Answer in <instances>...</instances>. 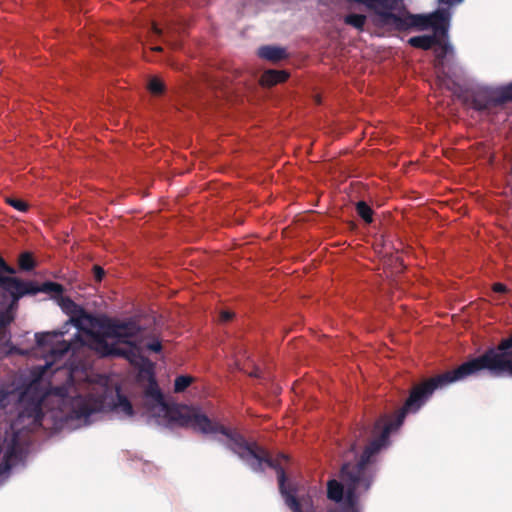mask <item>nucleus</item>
<instances>
[{"label": "nucleus", "mask_w": 512, "mask_h": 512, "mask_svg": "<svg viewBox=\"0 0 512 512\" xmlns=\"http://www.w3.org/2000/svg\"><path fill=\"white\" fill-rule=\"evenodd\" d=\"M488 370L492 375L507 373L512 377V334L502 339L496 347L488 348L483 354L462 363L453 370L434 376L444 387Z\"/></svg>", "instance_id": "obj_6"}, {"label": "nucleus", "mask_w": 512, "mask_h": 512, "mask_svg": "<svg viewBox=\"0 0 512 512\" xmlns=\"http://www.w3.org/2000/svg\"><path fill=\"white\" fill-rule=\"evenodd\" d=\"M357 446H358V444H357L356 442H355V443H353V444L351 445V450H352V451H355V450H356V448H357Z\"/></svg>", "instance_id": "obj_34"}, {"label": "nucleus", "mask_w": 512, "mask_h": 512, "mask_svg": "<svg viewBox=\"0 0 512 512\" xmlns=\"http://www.w3.org/2000/svg\"><path fill=\"white\" fill-rule=\"evenodd\" d=\"M366 17L362 14H349L345 17V23L353 26L355 29L362 30Z\"/></svg>", "instance_id": "obj_22"}, {"label": "nucleus", "mask_w": 512, "mask_h": 512, "mask_svg": "<svg viewBox=\"0 0 512 512\" xmlns=\"http://www.w3.org/2000/svg\"><path fill=\"white\" fill-rule=\"evenodd\" d=\"M193 378L188 375L177 376L174 381V391L179 393L183 392L192 383Z\"/></svg>", "instance_id": "obj_23"}, {"label": "nucleus", "mask_w": 512, "mask_h": 512, "mask_svg": "<svg viewBox=\"0 0 512 512\" xmlns=\"http://www.w3.org/2000/svg\"><path fill=\"white\" fill-rule=\"evenodd\" d=\"M147 349L155 353H159L162 350V345L159 341H153L146 345Z\"/></svg>", "instance_id": "obj_30"}, {"label": "nucleus", "mask_w": 512, "mask_h": 512, "mask_svg": "<svg viewBox=\"0 0 512 512\" xmlns=\"http://www.w3.org/2000/svg\"><path fill=\"white\" fill-rule=\"evenodd\" d=\"M93 273H94V278L97 282H100L102 281L104 275H105V271L102 267L98 266V265H95L93 267Z\"/></svg>", "instance_id": "obj_29"}, {"label": "nucleus", "mask_w": 512, "mask_h": 512, "mask_svg": "<svg viewBox=\"0 0 512 512\" xmlns=\"http://www.w3.org/2000/svg\"><path fill=\"white\" fill-rule=\"evenodd\" d=\"M19 450L17 447V439L16 437H13L12 443L7 448L5 454L3 463L1 464L0 472H6L11 469L13 466V461L18 458Z\"/></svg>", "instance_id": "obj_15"}, {"label": "nucleus", "mask_w": 512, "mask_h": 512, "mask_svg": "<svg viewBox=\"0 0 512 512\" xmlns=\"http://www.w3.org/2000/svg\"><path fill=\"white\" fill-rule=\"evenodd\" d=\"M356 211H357L358 215L366 223H371L373 221V210L365 201H359L356 204Z\"/></svg>", "instance_id": "obj_21"}, {"label": "nucleus", "mask_w": 512, "mask_h": 512, "mask_svg": "<svg viewBox=\"0 0 512 512\" xmlns=\"http://www.w3.org/2000/svg\"><path fill=\"white\" fill-rule=\"evenodd\" d=\"M52 396L58 398V408L66 413L67 418L73 420L87 419L98 409L97 403L92 398L82 395L72 397L68 395V388L66 386H56L37 399H33L31 403H28L19 414V417H27L31 419V424L40 426L44 417L42 405Z\"/></svg>", "instance_id": "obj_7"}, {"label": "nucleus", "mask_w": 512, "mask_h": 512, "mask_svg": "<svg viewBox=\"0 0 512 512\" xmlns=\"http://www.w3.org/2000/svg\"><path fill=\"white\" fill-rule=\"evenodd\" d=\"M156 51H160L161 50V47H156L155 48Z\"/></svg>", "instance_id": "obj_36"}, {"label": "nucleus", "mask_w": 512, "mask_h": 512, "mask_svg": "<svg viewBox=\"0 0 512 512\" xmlns=\"http://www.w3.org/2000/svg\"><path fill=\"white\" fill-rule=\"evenodd\" d=\"M61 307L69 315L70 322L78 330L89 335L93 348L105 357L126 355V349L120 348L118 344H132L131 339L141 332V328L135 320L119 321L111 318H97L68 297L62 298Z\"/></svg>", "instance_id": "obj_4"}, {"label": "nucleus", "mask_w": 512, "mask_h": 512, "mask_svg": "<svg viewBox=\"0 0 512 512\" xmlns=\"http://www.w3.org/2000/svg\"><path fill=\"white\" fill-rule=\"evenodd\" d=\"M6 202L18 211L26 212L28 210V204L21 199L9 197Z\"/></svg>", "instance_id": "obj_25"}, {"label": "nucleus", "mask_w": 512, "mask_h": 512, "mask_svg": "<svg viewBox=\"0 0 512 512\" xmlns=\"http://www.w3.org/2000/svg\"><path fill=\"white\" fill-rule=\"evenodd\" d=\"M383 21L394 26L399 31L416 29L419 31L448 32L450 28V13L438 9L429 14H410L398 16L390 11L381 13Z\"/></svg>", "instance_id": "obj_8"}, {"label": "nucleus", "mask_w": 512, "mask_h": 512, "mask_svg": "<svg viewBox=\"0 0 512 512\" xmlns=\"http://www.w3.org/2000/svg\"><path fill=\"white\" fill-rule=\"evenodd\" d=\"M512 102V81L493 90H479L466 98L465 103L476 111H487Z\"/></svg>", "instance_id": "obj_11"}, {"label": "nucleus", "mask_w": 512, "mask_h": 512, "mask_svg": "<svg viewBox=\"0 0 512 512\" xmlns=\"http://www.w3.org/2000/svg\"><path fill=\"white\" fill-rule=\"evenodd\" d=\"M153 32L160 33V32H162V30H160V29H158V28H154Z\"/></svg>", "instance_id": "obj_35"}, {"label": "nucleus", "mask_w": 512, "mask_h": 512, "mask_svg": "<svg viewBox=\"0 0 512 512\" xmlns=\"http://www.w3.org/2000/svg\"><path fill=\"white\" fill-rule=\"evenodd\" d=\"M260 370L258 368H256L250 375L251 376H254V377H260Z\"/></svg>", "instance_id": "obj_33"}, {"label": "nucleus", "mask_w": 512, "mask_h": 512, "mask_svg": "<svg viewBox=\"0 0 512 512\" xmlns=\"http://www.w3.org/2000/svg\"><path fill=\"white\" fill-rule=\"evenodd\" d=\"M148 89L154 95H161L165 91V85L160 79L154 77L150 79Z\"/></svg>", "instance_id": "obj_24"}, {"label": "nucleus", "mask_w": 512, "mask_h": 512, "mask_svg": "<svg viewBox=\"0 0 512 512\" xmlns=\"http://www.w3.org/2000/svg\"><path fill=\"white\" fill-rule=\"evenodd\" d=\"M63 285L46 281L38 284L31 280H22L16 277H10L6 292L11 296V305H16L20 298L24 296H34L38 293H46L53 298L62 297L64 293Z\"/></svg>", "instance_id": "obj_10"}, {"label": "nucleus", "mask_w": 512, "mask_h": 512, "mask_svg": "<svg viewBox=\"0 0 512 512\" xmlns=\"http://www.w3.org/2000/svg\"><path fill=\"white\" fill-rule=\"evenodd\" d=\"M61 307L69 315L70 322L78 330L89 335L93 348L105 357L126 355V349L120 348L118 344H132L131 339L141 332V328L135 320L119 321L111 318H97L68 297L62 298Z\"/></svg>", "instance_id": "obj_2"}, {"label": "nucleus", "mask_w": 512, "mask_h": 512, "mask_svg": "<svg viewBox=\"0 0 512 512\" xmlns=\"http://www.w3.org/2000/svg\"><path fill=\"white\" fill-rule=\"evenodd\" d=\"M288 78L289 73L285 70L268 69L262 73L259 83L262 87L270 88L285 82Z\"/></svg>", "instance_id": "obj_13"}, {"label": "nucleus", "mask_w": 512, "mask_h": 512, "mask_svg": "<svg viewBox=\"0 0 512 512\" xmlns=\"http://www.w3.org/2000/svg\"><path fill=\"white\" fill-rule=\"evenodd\" d=\"M437 36H448V34H422L408 39V44L414 48L429 50L437 41Z\"/></svg>", "instance_id": "obj_14"}, {"label": "nucleus", "mask_w": 512, "mask_h": 512, "mask_svg": "<svg viewBox=\"0 0 512 512\" xmlns=\"http://www.w3.org/2000/svg\"><path fill=\"white\" fill-rule=\"evenodd\" d=\"M256 54L259 58L272 63L280 62L289 56L286 48L277 45H262Z\"/></svg>", "instance_id": "obj_12"}, {"label": "nucleus", "mask_w": 512, "mask_h": 512, "mask_svg": "<svg viewBox=\"0 0 512 512\" xmlns=\"http://www.w3.org/2000/svg\"><path fill=\"white\" fill-rule=\"evenodd\" d=\"M170 423L192 428L203 435L220 434L227 439L225 446L243 460L252 470H261V462L268 461L256 442L249 443L237 430L209 418L200 408L181 406L164 408Z\"/></svg>", "instance_id": "obj_5"}, {"label": "nucleus", "mask_w": 512, "mask_h": 512, "mask_svg": "<svg viewBox=\"0 0 512 512\" xmlns=\"http://www.w3.org/2000/svg\"><path fill=\"white\" fill-rule=\"evenodd\" d=\"M69 380H72V374L69 373Z\"/></svg>", "instance_id": "obj_38"}, {"label": "nucleus", "mask_w": 512, "mask_h": 512, "mask_svg": "<svg viewBox=\"0 0 512 512\" xmlns=\"http://www.w3.org/2000/svg\"><path fill=\"white\" fill-rule=\"evenodd\" d=\"M13 321V316L9 312L0 313V328L8 329V326Z\"/></svg>", "instance_id": "obj_27"}, {"label": "nucleus", "mask_w": 512, "mask_h": 512, "mask_svg": "<svg viewBox=\"0 0 512 512\" xmlns=\"http://www.w3.org/2000/svg\"><path fill=\"white\" fill-rule=\"evenodd\" d=\"M234 313L228 310H222L219 314V320L222 323L229 322L233 319Z\"/></svg>", "instance_id": "obj_28"}, {"label": "nucleus", "mask_w": 512, "mask_h": 512, "mask_svg": "<svg viewBox=\"0 0 512 512\" xmlns=\"http://www.w3.org/2000/svg\"><path fill=\"white\" fill-rule=\"evenodd\" d=\"M145 394L147 397L152 398L155 402H157L159 405L163 407V409L167 406V404L164 401L163 395L158 388L155 381H152L148 388L145 391Z\"/></svg>", "instance_id": "obj_18"}, {"label": "nucleus", "mask_w": 512, "mask_h": 512, "mask_svg": "<svg viewBox=\"0 0 512 512\" xmlns=\"http://www.w3.org/2000/svg\"><path fill=\"white\" fill-rule=\"evenodd\" d=\"M443 387L434 376L413 385L403 406L395 413L380 416L370 431L362 426L355 432L357 438L369 434V441L360 460L357 463H344L342 465L340 471L341 482L333 479L327 483V497L335 502H340L343 499L344 488H346L348 506L339 512H352V509L354 512H358L355 509L358 494L366 492L372 483L373 475L369 467L372 458L390 444V434L402 426L406 415L418 412L430 399L434 391Z\"/></svg>", "instance_id": "obj_1"}, {"label": "nucleus", "mask_w": 512, "mask_h": 512, "mask_svg": "<svg viewBox=\"0 0 512 512\" xmlns=\"http://www.w3.org/2000/svg\"><path fill=\"white\" fill-rule=\"evenodd\" d=\"M115 408L123 412L126 416H132L134 413L131 402L125 395L119 392L117 393V402L115 403Z\"/></svg>", "instance_id": "obj_19"}, {"label": "nucleus", "mask_w": 512, "mask_h": 512, "mask_svg": "<svg viewBox=\"0 0 512 512\" xmlns=\"http://www.w3.org/2000/svg\"><path fill=\"white\" fill-rule=\"evenodd\" d=\"M61 307L69 315L70 322L78 330L89 335L93 348L105 357L126 355V349L120 348L118 344H132L131 339L141 332V328L135 320L119 321L111 318H97L68 297L62 298Z\"/></svg>", "instance_id": "obj_3"}, {"label": "nucleus", "mask_w": 512, "mask_h": 512, "mask_svg": "<svg viewBox=\"0 0 512 512\" xmlns=\"http://www.w3.org/2000/svg\"><path fill=\"white\" fill-rule=\"evenodd\" d=\"M444 3L448 5H455L461 3L463 0H442Z\"/></svg>", "instance_id": "obj_32"}, {"label": "nucleus", "mask_w": 512, "mask_h": 512, "mask_svg": "<svg viewBox=\"0 0 512 512\" xmlns=\"http://www.w3.org/2000/svg\"><path fill=\"white\" fill-rule=\"evenodd\" d=\"M18 265H19L20 270H22V271L33 270L36 263H35L32 253L27 252V251L21 253L18 258Z\"/></svg>", "instance_id": "obj_20"}, {"label": "nucleus", "mask_w": 512, "mask_h": 512, "mask_svg": "<svg viewBox=\"0 0 512 512\" xmlns=\"http://www.w3.org/2000/svg\"><path fill=\"white\" fill-rule=\"evenodd\" d=\"M29 391L24 392L23 397L25 398Z\"/></svg>", "instance_id": "obj_37"}, {"label": "nucleus", "mask_w": 512, "mask_h": 512, "mask_svg": "<svg viewBox=\"0 0 512 512\" xmlns=\"http://www.w3.org/2000/svg\"><path fill=\"white\" fill-rule=\"evenodd\" d=\"M0 346L9 347V352H11V334L9 329L0 328Z\"/></svg>", "instance_id": "obj_26"}, {"label": "nucleus", "mask_w": 512, "mask_h": 512, "mask_svg": "<svg viewBox=\"0 0 512 512\" xmlns=\"http://www.w3.org/2000/svg\"><path fill=\"white\" fill-rule=\"evenodd\" d=\"M2 273L13 275L16 273L15 269L8 265L5 260L0 256V290L6 292L11 276H4Z\"/></svg>", "instance_id": "obj_17"}, {"label": "nucleus", "mask_w": 512, "mask_h": 512, "mask_svg": "<svg viewBox=\"0 0 512 512\" xmlns=\"http://www.w3.org/2000/svg\"><path fill=\"white\" fill-rule=\"evenodd\" d=\"M447 38L448 36H437V41L432 47L436 59L439 62H442L445 59V57L452 52V46L449 44Z\"/></svg>", "instance_id": "obj_16"}, {"label": "nucleus", "mask_w": 512, "mask_h": 512, "mask_svg": "<svg viewBox=\"0 0 512 512\" xmlns=\"http://www.w3.org/2000/svg\"><path fill=\"white\" fill-rule=\"evenodd\" d=\"M63 332H44L35 335L36 343L38 346L43 347L49 354L46 364L40 367L39 376L47 374L48 370L57 372L63 368V365H57L54 369L53 366L70 350H73L71 342L62 340Z\"/></svg>", "instance_id": "obj_9"}, {"label": "nucleus", "mask_w": 512, "mask_h": 512, "mask_svg": "<svg viewBox=\"0 0 512 512\" xmlns=\"http://www.w3.org/2000/svg\"><path fill=\"white\" fill-rule=\"evenodd\" d=\"M493 291L496 293H504L507 291V287L502 283H495L493 285Z\"/></svg>", "instance_id": "obj_31"}]
</instances>
